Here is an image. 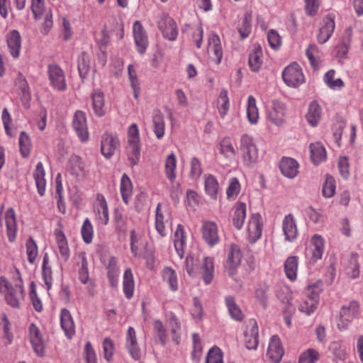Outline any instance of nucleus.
Returning <instances> with one entry per match:
<instances>
[{
  "instance_id": "obj_1",
  "label": "nucleus",
  "mask_w": 363,
  "mask_h": 363,
  "mask_svg": "<svg viewBox=\"0 0 363 363\" xmlns=\"http://www.w3.org/2000/svg\"><path fill=\"white\" fill-rule=\"evenodd\" d=\"M20 284H16L14 286L4 277H0V291L5 294L6 303L13 308H18L20 300L23 298V287L22 279L19 276Z\"/></svg>"
},
{
  "instance_id": "obj_2",
  "label": "nucleus",
  "mask_w": 363,
  "mask_h": 363,
  "mask_svg": "<svg viewBox=\"0 0 363 363\" xmlns=\"http://www.w3.org/2000/svg\"><path fill=\"white\" fill-rule=\"evenodd\" d=\"M282 79L290 87H298L305 82L303 70L296 62H292L282 71Z\"/></svg>"
},
{
  "instance_id": "obj_3",
  "label": "nucleus",
  "mask_w": 363,
  "mask_h": 363,
  "mask_svg": "<svg viewBox=\"0 0 363 363\" xmlns=\"http://www.w3.org/2000/svg\"><path fill=\"white\" fill-rule=\"evenodd\" d=\"M359 308L358 303L354 301L341 307L337 320V327L340 330L347 328L352 320L357 315Z\"/></svg>"
},
{
  "instance_id": "obj_4",
  "label": "nucleus",
  "mask_w": 363,
  "mask_h": 363,
  "mask_svg": "<svg viewBox=\"0 0 363 363\" xmlns=\"http://www.w3.org/2000/svg\"><path fill=\"white\" fill-rule=\"evenodd\" d=\"M240 148L242 154L244 163L246 165L250 166L257 162L258 158L257 148L251 137L246 134L242 135Z\"/></svg>"
},
{
  "instance_id": "obj_5",
  "label": "nucleus",
  "mask_w": 363,
  "mask_h": 363,
  "mask_svg": "<svg viewBox=\"0 0 363 363\" xmlns=\"http://www.w3.org/2000/svg\"><path fill=\"white\" fill-rule=\"evenodd\" d=\"M242 257L240 247L236 244H230L227 250V259L225 263V268L230 276L235 274L238 267L240 265Z\"/></svg>"
},
{
  "instance_id": "obj_6",
  "label": "nucleus",
  "mask_w": 363,
  "mask_h": 363,
  "mask_svg": "<svg viewBox=\"0 0 363 363\" xmlns=\"http://www.w3.org/2000/svg\"><path fill=\"white\" fill-rule=\"evenodd\" d=\"M277 297L285 304L283 308L284 318L286 325L290 327L291 317L296 310L294 306L291 303V293L290 289L284 286L280 291H277Z\"/></svg>"
},
{
  "instance_id": "obj_7",
  "label": "nucleus",
  "mask_w": 363,
  "mask_h": 363,
  "mask_svg": "<svg viewBox=\"0 0 363 363\" xmlns=\"http://www.w3.org/2000/svg\"><path fill=\"white\" fill-rule=\"evenodd\" d=\"M164 38L174 41L177 39L178 30L174 20L167 15H162L157 23Z\"/></svg>"
},
{
  "instance_id": "obj_8",
  "label": "nucleus",
  "mask_w": 363,
  "mask_h": 363,
  "mask_svg": "<svg viewBox=\"0 0 363 363\" xmlns=\"http://www.w3.org/2000/svg\"><path fill=\"white\" fill-rule=\"evenodd\" d=\"M282 231L285 241L294 242L298 238L296 220L291 213L286 215L282 220Z\"/></svg>"
},
{
  "instance_id": "obj_9",
  "label": "nucleus",
  "mask_w": 363,
  "mask_h": 363,
  "mask_svg": "<svg viewBox=\"0 0 363 363\" xmlns=\"http://www.w3.org/2000/svg\"><path fill=\"white\" fill-rule=\"evenodd\" d=\"M119 147L120 142L117 137L109 133H105L102 135L101 152L106 158L111 157Z\"/></svg>"
},
{
  "instance_id": "obj_10",
  "label": "nucleus",
  "mask_w": 363,
  "mask_h": 363,
  "mask_svg": "<svg viewBox=\"0 0 363 363\" xmlns=\"http://www.w3.org/2000/svg\"><path fill=\"white\" fill-rule=\"evenodd\" d=\"M49 79L53 88L58 91H64L67 88L63 70L57 65L48 66Z\"/></svg>"
},
{
  "instance_id": "obj_11",
  "label": "nucleus",
  "mask_w": 363,
  "mask_h": 363,
  "mask_svg": "<svg viewBox=\"0 0 363 363\" xmlns=\"http://www.w3.org/2000/svg\"><path fill=\"white\" fill-rule=\"evenodd\" d=\"M72 126L81 141L85 142L89 138L86 119L85 113L82 111H77L74 113Z\"/></svg>"
},
{
  "instance_id": "obj_12",
  "label": "nucleus",
  "mask_w": 363,
  "mask_h": 363,
  "mask_svg": "<svg viewBox=\"0 0 363 363\" xmlns=\"http://www.w3.org/2000/svg\"><path fill=\"white\" fill-rule=\"evenodd\" d=\"M133 35L138 52L143 55L148 46V38L140 21H136L133 24Z\"/></svg>"
},
{
  "instance_id": "obj_13",
  "label": "nucleus",
  "mask_w": 363,
  "mask_h": 363,
  "mask_svg": "<svg viewBox=\"0 0 363 363\" xmlns=\"http://www.w3.org/2000/svg\"><path fill=\"white\" fill-rule=\"evenodd\" d=\"M335 23L334 17L328 15L325 17L321 23L319 32L317 35V40L319 43L323 44L326 43L334 32Z\"/></svg>"
},
{
  "instance_id": "obj_14",
  "label": "nucleus",
  "mask_w": 363,
  "mask_h": 363,
  "mask_svg": "<svg viewBox=\"0 0 363 363\" xmlns=\"http://www.w3.org/2000/svg\"><path fill=\"white\" fill-rule=\"evenodd\" d=\"M279 167L282 175L288 179L295 178L299 172V164L292 157H282Z\"/></svg>"
},
{
  "instance_id": "obj_15",
  "label": "nucleus",
  "mask_w": 363,
  "mask_h": 363,
  "mask_svg": "<svg viewBox=\"0 0 363 363\" xmlns=\"http://www.w3.org/2000/svg\"><path fill=\"white\" fill-rule=\"evenodd\" d=\"M262 221L259 213L252 214L247 225L248 238L250 242H256L262 235Z\"/></svg>"
},
{
  "instance_id": "obj_16",
  "label": "nucleus",
  "mask_w": 363,
  "mask_h": 363,
  "mask_svg": "<svg viewBox=\"0 0 363 363\" xmlns=\"http://www.w3.org/2000/svg\"><path fill=\"white\" fill-rule=\"evenodd\" d=\"M202 236L204 240L211 247L219 242L218 226L213 221H204L201 228Z\"/></svg>"
},
{
  "instance_id": "obj_17",
  "label": "nucleus",
  "mask_w": 363,
  "mask_h": 363,
  "mask_svg": "<svg viewBox=\"0 0 363 363\" xmlns=\"http://www.w3.org/2000/svg\"><path fill=\"white\" fill-rule=\"evenodd\" d=\"M29 333L30 341L35 352L39 357H43L45 354L44 342L39 329L34 323L30 324Z\"/></svg>"
},
{
  "instance_id": "obj_18",
  "label": "nucleus",
  "mask_w": 363,
  "mask_h": 363,
  "mask_svg": "<svg viewBox=\"0 0 363 363\" xmlns=\"http://www.w3.org/2000/svg\"><path fill=\"white\" fill-rule=\"evenodd\" d=\"M258 326L257 322L252 319L245 333V344L248 350H255L258 345Z\"/></svg>"
},
{
  "instance_id": "obj_19",
  "label": "nucleus",
  "mask_w": 363,
  "mask_h": 363,
  "mask_svg": "<svg viewBox=\"0 0 363 363\" xmlns=\"http://www.w3.org/2000/svg\"><path fill=\"white\" fill-rule=\"evenodd\" d=\"M60 325L66 337L71 339L75 334V326L70 312L66 308L61 310Z\"/></svg>"
},
{
  "instance_id": "obj_20",
  "label": "nucleus",
  "mask_w": 363,
  "mask_h": 363,
  "mask_svg": "<svg viewBox=\"0 0 363 363\" xmlns=\"http://www.w3.org/2000/svg\"><path fill=\"white\" fill-rule=\"evenodd\" d=\"M311 260L313 262H316L323 257V255L325 250V240L324 238L318 234H315L311 239Z\"/></svg>"
},
{
  "instance_id": "obj_21",
  "label": "nucleus",
  "mask_w": 363,
  "mask_h": 363,
  "mask_svg": "<svg viewBox=\"0 0 363 363\" xmlns=\"http://www.w3.org/2000/svg\"><path fill=\"white\" fill-rule=\"evenodd\" d=\"M352 37V30L351 28L345 30L344 35L340 42L337 45L335 48L336 57L338 58H346L348 50L351 46Z\"/></svg>"
},
{
  "instance_id": "obj_22",
  "label": "nucleus",
  "mask_w": 363,
  "mask_h": 363,
  "mask_svg": "<svg viewBox=\"0 0 363 363\" xmlns=\"http://www.w3.org/2000/svg\"><path fill=\"white\" fill-rule=\"evenodd\" d=\"M126 347L134 359L138 360L140 358V350L138 345L135 329L133 327H129L127 332Z\"/></svg>"
},
{
  "instance_id": "obj_23",
  "label": "nucleus",
  "mask_w": 363,
  "mask_h": 363,
  "mask_svg": "<svg viewBox=\"0 0 363 363\" xmlns=\"http://www.w3.org/2000/svg\"><path fill=\"white\" fill-rule=\"evenodd\" d=\"M7 45L11 55L17 58L20 54L21 38L18 30H13L6 36Z\"/></svg>"
},
{
  "instance_id": "obj_24",
  "label": "nucleus",
  "mask_w": 363,
  "mask_h": 363,
  "mask_svg": "<svg viewBox=\"0 0 363 363\" xmlns=\"http://www.w3.org/2000/svg\"><path fill=\"white\" fill-rule=\"evenodd\" d=\"M309 150L311 160L314 164L318 165L326 160V150L320 143H311Z\"/></svg>"
},
{
  "instance_id": "obj_25",
  "label": "nucleus",
  "mask_w": 363,
  "mask_h": 363,
  "mask_svg": "<svg viewBox=\"0 0 363 363\" xmlns=\"http://www.w3.org/2000/svg\"><path fill=\"white\" fill-rule=\"evenodd\" d=\"M322 116V109L318 103L315 101H313L310 103L308 112L306 114V118L308 123L312 126L315 127Z\"/></svg>"
},
{
  "instance_id": "obj_26",
  "label": "nucleus",
  "mask_w": 363,
  "mask_h": 363,
  "mask_svg": "<svg viewBox=\"0 0 363 363\" xmlns=\"http://www.w3.org/2000/svg\"><path fill=\"white\" fill-rule=\"evenodd\" d=\"M5 220L7 236L10 242L16 239V220L15 212L12 208H9L5 213Z\"/></svg>"
},
{
  "instance_id": "obj_27",
  "label": "nucleus",
  "mask_w": 363,
  "mask_h": 363,
  "mask_svg": "<svg viewBox=\"0 0 363 363\" xmlns=\"http://www.w3.org/2000/svg\"><path fill=\"white\" fill-rule=\"evenodd\" d=\"M322 291L321 284L319 282L308 285L305 291L306 296L310 299L311 311H315L318 304L319 294Z\"/></svg>"
},
{
  "instance_id": "obj_28",
  "label": "nucleus",
  "mask_w": 363,
  "mask_h": 363,
  "mask_svg": "<svg viewBox=\"0 0 363 363\" xmlns=\"http://www.w3.org/2000/svg\"><path fill=\"white\" fill-rule=\"evenodd\" d=\"M246 204L239 202L235 206V211L232 216L233 224L238 230L241 229L246 217Z\"/></svg>"
},
{
  "instance_id": "obj_29",
  "label": "nucleus",
  "mask_w": 363,
  "mask_h": 363,
  "mask_svg": "<svg viewBox=\"0 0 363 363\" xmlns=\"http://www.w3.org/2000/svg\"><path fill=\"white\" fill-rule=\"evenodd\" d=\"M185 239L186 236L184 226L179 224L174 233V244L175 250L180 258H182L184 256Z\"/></svg>"
},
{
  "instance_id": "obj_30",
  "label": "nucleus",
  "mask_w": 363,
  "mask_h": 363,
  "mask_svg": "<svg viewBox=\"0 0 363 363\" xmlns=\"http://www.w3.org/2000/svg\"><path fill=\"white\" fill-rule=\"evenodd\" d=\"M298 265V257L297 256L289 257L284 262V272L286 277L294 281L297 277V270Z\"/></svg>"
},
{
  "instance_id": "obj_31",
  "label": "nucleus",
  "mask_w": 363,
  "mask_h": 363,
  "mask_svg": "<svg viewBox=\"0 0 363 363\" xmlns=\"http://www.w3.org/2000/svg\"><path fill=\"white\" fill-rule=\"evenodd\" d=\"M126 153L128 159L131 167L138 164L140 157V143L128 142L126 147Z\"/></svg>"
},
{
  "instance_id": "obj_32",
  "label": "nucleus",
  "mask_w": 363,
  "mask_h": 363,
  "mask_svg": "<svg viewBox=\"0 0 363 363\" xmlns=\"http://www.w3.org/2000/svg\"><path fill=\"white\" fill-rule=\"evenodd\" d=\"M33 177L35 180L38 194L40 196H43L45 191L46 181L45 179V171L42 162H39L37 164Z\"/></svg>"
},
{
  "instance_id": "obj_33",
  "label": "nucleus",
  "mask_w": 363,
  "mask_h": 363,
  "mask_svg": "<svg viewBox=\"0 0 363 363\" xmlns=\"http://www.w3.org/2000/svg\"><path fill=\"white\" fill-rule=\"evenodd\" d=\"M152 122L154 126V132L158 139H161L164 135L165 123L164 116L160 111L157 110L153 113Z\"/></svg>"
},
{
  "instance_id": "obj_34",
  "label": "nucleus",
  "mask_w": 363,
  "mask_h": 363,
  "mask_svg": "<svg viewBox=\"0 0 363 363\" xmlns=\"http://www.w3.org/2000/svg\"><path fill=\"white\" fill-rule=\"evenodd\" d=\"M123 292L125 297L128 299L131 298L134 292V280L133 275L130 268L126 269L123 274Z\"/></svg>"
},
{
  "instance_id": "obj_35",
  "label": "nucleus",
  "mask_w": 363,
  "mask_h": 363,
  "mask_svg": "<svg viewBox=\"0 0 363 363\" xmlns=\"http://www.w3.org/2000/svg\"><path fill=\"white\" fill-rule=\"evenodd\" d=\"M203 279L206 284L211 283L213 278L214 266L213 259L204 257L201 267Z\"/></svg>"
},
{
  "instance_id": "obj_36",
  "label": "nucleus",
  "mask_w": 363,
  "mask_h": 363,
  "mask_svg": "<svg viewBox=\"0 0 363 363\" xmlns=\"http://www.w3.org/2000/svg\"><path fill=\"white\" fill-rule=\"evenodd\" d=\"M335 71L328 70L323 76L325 84L332 90H340L344 86V82L340 78L335 79Z\"/></svg>"
},
{
  "instance_id": "obj_37",
  "label": "nucleus",
  "mask_w": 363,
  "mask_h": 363,
  "mask_svg": "<svg viewBox=\"0 0 363 363\" xmlns=\"http://www.w3.org/2000/svg\"><path fill=\"white\" fill-rule=\"evenodd\" d=\"M208 50L213 51L215 56V60L217 64H219L223 57V52L220 38L218 35H213L210 37Z\"/></svg>"
},
{
  "instance_id": "obj_38",
  "label": "nucleus",
  "mask_w": 363,
  "mask_h": 363,
  "mask_svg": "<svg viewBox=\"0 0 363 363\" xmlns=\"http://www.w3.org/2000/svg\"><path fill=\"white\" fill-rule=\"evenodd\" d=\"M225 303L232 318L241 320L243 315L239 306L236 304L234 297L231 296H226Z\"/></svg>"
},
{
  "instance_id": "obj_39",
  "label": "nucleus",
  "mask_w": 363,
  "mask_h": 363,
  "mask_svg": "<svg viewBox=\"0 0 363 363\" xmlns=\"http://www.w3.org/2000/svg\"><path fill=\"white\" fill-rule=\"evenodd\" d=\"M162 277L172 291H175L178 289L177 276L174 270L169 267H165L162 270Z\"/></svg>"
},
{
  "instance_id": "obj_40",
  "label": "nucleus",
  "mask_w": 363,
  "mask_h": 363,
  "mask_svg": "<svg viewBox=\"0 0 363 363\" xmlns=\"http://www.w3.org/2000/svg\"><path fill=\"white\" fill-rule=\"evenodd\" d=\"M92 106L94 113L98 116H102L105 113L104 108V96L102 92L94 93L91 95Z\"/></svg>"
},
{
  "instance_id": "obj_41",
  "label": "nucleus",
  "mask_w": 363,
  "mask_h": 363,
  "mask_svg": "<svg viewBox=\"0 0 363 363\" xmlns=\"http://www.w3.org/2000/svg\"><path fill=\"white\" fill-rule=\"evenodd\" d=\"M177 160L175 155L172 152L166 159L165 161V174L167 177L173 182L176 178Z\"/></svg>"
},
{
  "instance_id": "obj_42",
  "label": "nucleus",
  "mask_w": 363,
  "mask_h": 363,
  "mask_svg": "<svg viewBox=\"0 0 363 363\" xmlns=\"http://www.w3.org/2000/svg\"><path fill=\"white\" fill-rule=\"evenodd\" d=\"M319 358L320 354L316 350L308 348L300 354L298 363H316Z\"/></svg>"
},
{
  "instance_id": "obj_43",
  "label": "nucleus",
  "mask_w": 363,
  "mask_h": 363,
  "mask_svg": "<svg viewBox=\"0 0 363 363\" xmlns=\"http://www.w3.org/2000/svg\"><path fill=\"white\" fill-rule=\"evenodd\" d=\"M78 259L81 262V267L79 269V279L83 284H86L89 279L88 262L85 252L78 254Z\"/></svg>"
},
{
  "instance_id": "obj_44",
  "label": "nucleus",
  "mask_w": 363,
  "mask_h": 363,
  "mask_svg": "<svg viewBox=\"0 0 363 363\" xmlns=\"http://www.w3.org/2000/svg\"><path fill=\"white\" fill-rule=\"evenodd\" d=\"M77 68L80 77L82 79H85L89 72L90 66L89 60L84 52H82L78 57Z\"/></svg>"
},
{
  "instance_id": "obj_45",
  "label": "nucleus",
  "mask_w": 363,
  "mask_h": 363,
  "mask_svg": "<svg viewBox=\"0 0 363 363\" xmlns=\"http://www.w3.org/2000/svg\"><path fill=\"white\" fill-rule=\"evenodd\" d=\"M247 116L251 123H256L259 117L258 109L256 106V100L252 96L248 97Z\"/></svg>"
},
{
  "instance_id": "obj_46",
  "label": "nucleus",
  "mask_w": 363,
  "mask_h": 363,
  "mask_svg": "<svg viewBox=\"0 0 363 363\" xmlns=\"http://www.w3.org/2000/svg\"><path fill=\"white\" fill-rule=\"evenodd\" d=\"M121 193L123 201L127 204L128 199L132 194V183L129 177L124 174L121 180Z\"/></svg>"
},
{
  "instance_id": "obj_47",
  "label": "nucleus",
  "mask_w": 363,
  "mask_h": 363,
  "mask_svg": "<svg viewBox=\"0 0 363 363\" xmlns=\"http://www.w3.org/2000/svg\"><path fill=\"white\" fill-rule=\"evenodd\" d=\"M219 151L227 158L235 157L236 152L229 138H224L219 143Z\"/></svg>"
},
{
  "instance_id": "obj_48",
  "label": "nucleus",
  "mask_w": 363,
  "mask_h": 363,
  "mask_svg": "<svg viewBox=\"0 0 363 363\" xmlns=\"http://www.w3.org/2000/svg\"><path fill=\"white\" fill-rule=\"evenodd\" d=\"M218 187V183L214 176L210 174L206 178L205 189L211 198L216 199Z\"/></svg>"
},
{
  "instance_id": "obj_49",
  "label": "nucleus",
  "mask_w": 363,
  "mask_h": 363,
  "mask_svg": "<svg viewBox=\"0 0 363 363\" xmlns=\"http://www.w3.org/2000/svg\"><path fill=\"white\" fill-rule=\"evenodd\" d=\"M286 107L283 103L274 102V124L281 125L285 118Z\"/></svg>"
},
{
  "instance_id": "obj_50",
  "label": "nucleus",
  "mask_w": 363,
  "mask_h": 363,
  "mask_svg": "<svg viewBox=\"0 0 363 363\" xmlns=\"http://www.w3.org/2000/svg\"><path fill=\"white\" fill-rule=\"evenodd\" d=\"M261 48L259 47H257L255 48L253 52L249 55L248 64L250 69L254 72L258 71L261 66Z\"/></svg>"
},
{
  "instance_id": "obj_51",
  "label": "nucleus",
  "mask_w": 363,
  "mask_h": 363,
  "mask_svg": "<svg viewBox=\"0 0 363 363\" xmlns=\"http://www.w3.org/2000/svg\"><path fill=\"white\" fill-rule=\"evenodd\" d=\"M218 108L220 115L223 118L229 108V99L227 90L223 89L218 99Z\"/></svg>"
},
{
  "instance_id": "obj_52",
  "label": "nucleus",
  "mask_w": 363,
  "mask_h": 363,
  "mask_svg": "<svg viewBox=\"0 0 363 363\" xmlns=\"http://www.w3.org/2000/svg\"><path fill=\"white\" fill-rule=\"evenodd\" d=\"M336 190L335 181L333 177L328 176L323 186V195L326 198H331L334 196Z\"/></svg>"
},
{
  "instance_id": "obj_53",
  "label": "nucleus",
  "mask_w": 363,
  "mask_h": 363,
  "mask_svg": "<svg viewBox=\"0 0 363 363\" xmlns=\"http://www.w3.org/2000/svg\"><path fill=\"white\" fill-rule=\"evenodd\" d=\"M160 208L161 203H158L156 208L155 228L161 236L164 237L166 235L165 227L164 223V217L163 213L161 212Z\"/></svg>"
},
{
  "instance_id": "obj_54",
  "label": "nucleus",
  "mask_w": 363,
  "mask_h": 363,
  "mask_svg": "<svg viewBox=\"0 0 363 363\" xmlns=\"http://www.w3.org/2000/svg\"><path fill=\"white\" fill-rule=\"evenodd\" d=\"M306 55L312 67H316L319 64L318 48L315 45H310L306 50Z\"/></svg>"
},
{
  "instance_id": "obj_55",
  "label": "nucleus",
  "mask_w": 363,
  "mask_h": 363,
  "mask_svg": "<svg viewBox=\"0 0 363 363\" xmlns=\"http://www.w3.org/2000/svg\"><path fill=\"white\" fill-rule=\"evenodd\" d=\"M57 245L60 254L64 261H67L69 257V250L67 246V240L63 233L57 235Z\"/></svg>"
},
{
  "instance_id": "obj_56",
  "label": "nucleus",
  "mask_w": 363,
  "mask_h": 363,
  "mask_svg": "<svg viewBox=\"0 0 363 363\" xmlns=\"http://www.w3.org/2000/svg\"><path fill=\"white\" fill-rule=\"evenodd\" d=\"M20 151L23 157H26L30 154V141L28 135L22 131L19 138Z\"/></svg>"
},
{
  "instance_id": "obj_57",
  "label": "nucleus",
  "mask_w": 363,
  "mask_h": 363,
  "mask_svg": "<svg viewBox=\"0 0 363 363\" xmlns=\"http://www.w3.org/2000/svg\"><path fill=\"white\" fill-rule=\"evenodd\" d=\"M81 233L85 243L89 244L91 242L93 238V228L89 218H86L84 221Z\"/></svg>"
},
{
  "instance_id": "obj_58",
  "label": "nucleus",
  "mask_w": 363,
  "mask_h": 363,
  "mask_svg": "<svg viewBox=\"0 0 363 363\" xmlns=\"http://www.w3.org/2000/svg\"><path fill=\"white\" fill-rule=\"evenodd\" d=\"M206 363H223V353L220 348L213 347L210 349L206 356Z\"/></svg>"
},
{
  "instance_id": "obj_59",
  "label": "nucleus",
  "mask_w": 363,
  "mask_h": 363,
  "mask_svg": "<svg viewBox=\"0 0 363 363\" xmlns=\"http://www.w3.org/2000/svg\"><path fill=\"white\" fill-rule=\"evenodd\" d=\"M251 15L245 13L242 22V25L238 27V32L240 38L245 39L247 38L251 31Z\"/></svg>"
},
{
  "instance_id": "obj_60",
  "label": "nucleus",
  "mask_w": 363,
  "mask_h": 363,
  "mask_svg": "<svg viewBox=\"0 0 363 363\" xmlns=\"http://www.w3.org/2000/svg\"><path fill=\"white\" fill-rule=\"evenodd\" d=\"M98 219L103 225H106L108 222V210L106 202L103 197L99 203V207L97 209Z\"/></svg>"
},
{
  "instance_id": "obj_61",
  "label": "nucleus",
  "mask_w": 363,
  "mask_h": 363,
  "mask_svg": "<svg viewBox=\"0 0 363 363\" xmlns=\"http://www.w3.org/2000/svg\"><path fill=\"white\" fill-rule=\"evenodd\" d=\"M274 362L279 363L284 354V350L279 337L274 335Z\"/></svg>"
},
{
  "instance_id": "obj_62",
  "label": "nucleus",
  "mask_w": 363,
  "mask_h": 363,
  "mask_svg": "<svg viewBox=\"0 0 363 363\" xmlns=\"http://www.w3.org/2000/svg\"><path fill=\"white\" fill-rule=\"evenodd\" d=\"M330 350L333 354L340 359H345L347 356L346 348L340 341H334L330 345Z\"/></svg>"
},
{
  "instance_id": "obj_63",
  "label": "nucleus",
  "mask_w": 363,
  "mask_h": 363,
  "mask_svg": "<svg viewBox=\"0 0 363 363\" xmlns=\"http://www.w3.org/2000/svg\"><path fill=\"white\" fill-rule=\"evenodd\" d=\"M26 252L28 262L33 264L38 255V247L32 238H30L26 242Z\"/></svg>"
},
{
  "instance_id": "obj_64",
  "label": "nucleus",
  "mask_w": 363,
  "mask_h": 363,
  "mask_svg": "<svg viewBox=\"0 0 363 363\" xmlns=\"http://www.w3.org/2000/svg\"><path fill=\"white\" fill-rule=\"evenodd\" d=\"M31 10L35 19H40L45 11V0H31Z\"/></svg>"
}]
</instances>
